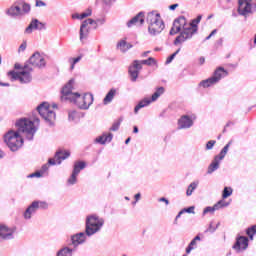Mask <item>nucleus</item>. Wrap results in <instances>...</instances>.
Listing matches in <instances>:
<instances>
[{
  "label": "nucleus",
  "instance_id": "obj_1",
  "mask_svg": "<svg viewBox=\"0 0 256 256\" xmlns=\"http://www.w3.org/2000/svg\"><path fill=\"white\" fill-rule=\"evenodd\" d=\"M40 120L38 117L34 116L32 120L27 118H21L16 122V127H18V131L9 130L4 135V142L7 147H9L10 151H19L21 147H23V138L19 133H23L26 135V139L28 141H33V137H35V133H37V127H39Z\"/></svg>",
  "mask_w": 256,
  "mask_h": 256
},
{
  "label": "nucleus",
  "instance_id": "obj_2",
  "mask_svg": "<svg viewBox=\"0 0 256 256\" xmlns=\"http://www.w3.org/2000/svg\"><path fill=\"white\" fill-rule=\"evenodd\" d=\"M75 89V79L71 78L62 88L61 101H69L79 107V109L87 110L93 105V94L86 93L83 96L79 93H73Z\"/></svg>",
  "mask_w": 256,
  "mask_h": 256
},
{
  "label": "nucleus",
  "instance_id": "obj_3",
  "mask_svg": "<svg viewBox=\"0 0 256 256\" xmlns=\"http://www.w3.org/2000/svg\"><path fill=\"white\" fill-rule=\"evenodd\" d=\"M146 23L148 25V33L151 37L161 35L165 29V22L163 18H161V14L157 11H152L147 14Z\"/></svg>",
  "mask_w": 256,
  "mask_h": 256
},
{
  "label": "nucleus",
  "instance_id": "obj_4",
  "mask_svg": "<svg viewBox=\"0 0 256 256\" xmlns=\"http://www.w3.org/2000/svg\"><path fill=\"white\" fill-rule=\"evenodd\" d=\"M201 19H203L202 15H198L196 19H193L189 24L188 28H185V31H181L179 36L174 40V45H179L181 43H185V41H189V39H193V35L199 31V23H201Z\"/></svg>",
  "mask_w": 256,
  "mask_h": 256
},
{
  "label": "nucleus",
  "instance_id": "obj_5",
  "mask_svg": "<svg viewBox=\"0 0 256 256\" xmlns=\"http://www.w3.org/2000/svg\"><path fill=\"white\" fill-rule=\"evenodd\" d=\"M105 225V219L99 217L97 214L88 215L85 221V231L87 237H93L96 233H99Z\"/></svg>",
  "mask_w": 256,
  "mask_h": 256
},
{
  "label": "nucleus",
  "instance_id": "obj_6",
  "mask_svg": "<svg viewBox=\"0 0 256 256\" xmlns=\"http://www.w3.org/2000/svg\"><path fill=\"white\" fill-rule=\"evenodd\" d=\"M28 13H31V5L23 0L14 2L6 10V15H8V17H12L13 19H17V17H23V15H28Z\"/></svg>",
  "mask_w": 256,
  "mask_h": 256
},
{
  "label": "nucleus",
  "instance_id": "obj_7",
  "mask_svg": "<svg viewBox=\"0 0 256 256\" xmlns=\"http://www.w3.org/2000/svg\"><path fill=\"white\" fill-rule=\"evenodd\" d=\"M229 75V72L225 70L223 67H218L214 71L213 75L205 80L200 81L198 84V87L200 89H209V87H214V85H217L221 79H225Z\"/></svg>",
  "mask_w": 256,
  "mask_h": 256
},
{
  "label": "nucleus",
  "instance_id": "obj_8",
  "mask_svg": "<svg viewBox=\"0 0 256 256\" xmlns=\"http://www.w3.org/2000/svg\"><path fill=\"white\" fill-rule=\"evenodd\" d=\"M37 112L39 113L40 117L44 119L47 125H55V120L57 119V114L51 108L48 102H42L40 105L37 106Z\"/></svg>",
  "mask_w": 256,
  "mask_h": 256
},
{
  "label": "nucleus",
  "instance_id": "obj_9",
  "mask_svg": "<svg viewBox=\"0 0 256 256\" xmlns=\"http://www.w3.org/2000/svg\"><path fill=\"white\" fill-rule=\"evenodd\" d=\"M32 71L33 68L29 66H24L22 71L16 72L12 70L8 72L7 76L9 77L10 81H19L22 84H27L33 81V76H31Z\"/></svg>",
  "mask_w": 256,
  "mask_h": 256
},
{
  "label": "nucleus",
  "instance_id": "obj_10",
  "mask_svg": "<svg viewBox=\"0 0 256 256\" xmlns=\"http://www.w3.org/2000/svg\"><path fill=\"white\" fill-rule=\"evenodd\" d=\"M163 93H165V88L159 87L153 93L151 99L144 98L143 100H141L134 108L135 115H137V113H139V110L143 109V107H147L148 105H151V103H153L154 101H157V99H159L160 96L163 95Z\"/></svg>",
  "mask_w": 256,
  "mask_h": 256
},
{
  "label": "nucleus",
  "instance_id": "obj_11",
  "mask_svg": "<svg viewBox=\"0 0 256 256\" xmlns=\"http://www.w3.org/2000/svg\"><path fill=\"white\" fill-rule=\"evenodd\" d=\"M49 204L46 201H33L25 210L23 217L26 220L31 219L37 213L38 209H47Z\"/></svg>",
  "mask_w": 256,
  "mask_h": 256
},
{
  "label": "nucleus",
  "instance_id": "obj_12",
  "mask_svg": "<svg viewBox=\"0 0 256 256\" xmlns=\"http://www.w3.org/2000/svg\"><path fill=\"white\" fill-rule=\"evenodd\" d=\"M197 120V115L195 114H184L177 121V129H191L193 125H195V121Z\"/></svg>",
  "mask_w": 256,
  "mask_h": 256
},
{
  "label": "nucleus",
  "instance_id": "obj_13",
  "mask_svg": "<svg viewBox=\"0 0 256 256\" xmlns=\"http://www.w3.org/2000/svg\"><path fill=\"white\" fill-rule=\"evenodd\" d=\"M188 28L187 19L184 16L176 18L173 22V26L170 30V35H177V33L185 31Z\"/></svg>",
  "mask_w": 256,
  "mask_h": 256
},
{
  "label": "nucleus",
  "instance_id": "obj_14",
  "mask_svg": "<svg viewBox=\"0 0 256 256\" xmlns=\"http://www.w3.org/2000/svg\"><path fill=\"white\" fill-rule=\"evenodd\" d=\"M71 153L67 150H58L54 158L48 160V165H61L65 159H69Z\"/></svg>",
  "mask_w": 256,
  "mask_h": 256
},
{
  "label": "nucleus",
  "instance_id": "obj_15",
  "mask_svg": "<svg viewBox=\"0 0 256 256\" xmlns=\"http://www.w3.org/2000/svg\"><path fill=\"white\" fill-rule=\"evenodd\" d=\"M249 247V238L246 236H238L236 238V242L233 245V249H235L236 253H241V251H246Z\"/></svg>",
  "mask_w": 256,
  "mask_h": 256
},
{
  "label": "nucleus",
  "instance_id": "obj_16",
  "mask_svg": "<svg viewBox=\"0 0 256 256\" xmlns=\"http://www.w3.org/2000/svg\"><path fill=\"white\" fill-rule=\"evenodd\" d=\"M87 241V232H79L71 236V243L73 249L76 251L79 245H83Z\"/></svg>",
  "mask_w": 256,
  "mask_h": 256
},
{
  "label": "nucleus",
  "instance_id": "obj_17",
  "mask_svg": "<svg viewBox=\"0 0 256 256\" xmlns=\"http://www.w3.org/2000/svg\"><path fill=\"white\" fill-rule=\"evenodd\" d=\"M95 23V20L88 18L87 20H84L80 26V41L83 43L84 39H87L89 36V28H87L89 25H93Z\"/></svg>",
  "mask_w": 256,
  "mask_h": 256
},
{
  "label": "nucleus",
  "instance_id": "obj_18",
  "mask_svg": "<svg viewBox=\"0 0 256 256\" xmlns=\"http://www.w3.org/2000/svg\"><path fill=\"white\" fill-rule=\"evenodd\" d=\"M29 63L30 65H33V67H38V69H41L46 65L45 58L41 56L39 52L34 53L30 57Z\"/></svg>",
  "mask_w": 256,
  "mask_h": 256
},
{
  "label": "nucleus",
  "instance_id": "obj_19",
  "mask_svg": "<svg viewBox=\"0 0 256 256\" xmlns=\"http://www.w3.org/2000/svg\"><path fill=\"white\" fill-rule=\"evenodd\" d=\"M43 29H45V24L37 19H33L28 27L25 29L24 33H26V35H31L33 31H43Z\"/></svg>",
  "mask_w": 256,
  "mask_h": 256
},
{
  "label": "nucleus",
  "instance_id": "obj_20",
  "mask_svg": "<svg viewBox=\"0 0 256 256\" xmlns=\"http://www.w3.org/2000/svg\"><path fill=\"white\" fill-rule=\"evenodd\" d=\"M13 233L15 231L3 224H0V240L1 241H9L11 239H14Z\"/></svg>",
  "mask_w": 256,
  "mask_h": 256
},
{
  "label": "nucleus",
  "instance_id": "obj_21",
  "mask_svg": "<svg viewBox=\"0 0 256 256\" xmlns=\"http://www.w3.org/2000/svg\"><path fill=\"white\" fill-rule=\"evenodd\" d=\"M142 67L139 63V60H135L132 65L129 67V75L131 77V81L135 83L137 78L139 77V71H141Z\"/></svg>",
  "mask_w": 256,
  "mask_h": 256
},
{
  "label": "nucleus",
  "instance_id": "obj_22",
  "mask_svg": "<svg viewBox=\"0 0 256 256\" xmlns=\"http://www.w3.org/2000/svg\"><path fill=\"white\" fill-rule=\"evenodd\" d=\"M145 23V13L139 12L136 16H134L132 19H130L127 22V27L131 28L134 27V25H143Z\"/></svg>",
  "mask_w": 256,
  "mask_h": 256
},
{
  "label": "nucleus",
  "instance_id": "obj_23",
  "mask_svg": "<svg viewBox=\"0 0 256 256\" xmlns=\"http://www.w3.org/2000/svg\"><path fill=\"white\" fill-rule=\"evenodd\" d=\"M238 13L245 17L251 13V2H245L243 0L238 1Z\"/></svg>",
  "mask_w": 256,
  "mask_h": 256
},
{
  "label": "nucleus",
  "instance_id": "obj_24",
  "mask_svg": "<svg viewBox=\"0 0 256 256\" xmlns=\"http://www.w3.org/2000/svg\"><path fill=\"white\" fill-rule=\"evenodd\" d=\"M113 141V133H103L101 136L95 138L94 143L99 145H106V143H111Z\"/></svg>",
  "mask_w": 256,
  "mask_h": 256
},
{
  "label": "nucleus",
  "instance_id": "obj_25",
  "mask_svg": "<svg viewBox=\"0 0 256 256\" xmlns=\"http://www.w3.org/2000/svg\"><path fill=\"white\" fill-rule=\"evenodd\" d=\"M73 253H75V248L63 246L56 252V256H73Z\"/></svg>",
  "mask_w": 256,
  "mask_h": 256
},
{
  "label": "nucleus",
  "instance_id": "obj_26",
  "mask_svg": "<svg viewBox=\"0 0 256 256\" xmlns=\"http://www.w3.org/2000/svg\"><path fill=\"white\" fill-rule=\"evenodd\" d=\"M220 163H221V161H219V156H215L214 160L208 166V170H207L208 175L215 173V171H217V169H219Z\"/></svg>",
  "mask_w": 256,
  "mask_h": 256
},
{
  "label": "nucleus",
  "instance_id": "obj_27",
  "mask_svg": "<svg viewBox=\"0 0 256 256\" xmlns=\"http://www.w3.org/2000/svg\"><path fill=\"white\" fill-rule=\"evenodd\" d=\"M117 49L118 51H121V53H127V51H129V49H131L133 47V45H131V43H128L125 40H120L117 43Z\"/></svg>",
  "mask_w": 256,
  "mask_h": 256
},
{
  "label": "nucleus",
  "instance_id": "obj_28",
  "mask_svg": "<svg viewBox=\"0 0 256 256\" xmlns=\"http://www.w3.org/2000/svg\"><path fill=\"white\" fill-rule=\"evenodd\" d=\"M117 95V89L112 88L109 90V92L106 94V96L103 99L104 105H109L115 99V96Z\"/></svg>",
  "mask_w": 256,
  "mask_h": 256
},
{
  "label": "nucleus",
  "instance_id": "obj_29",
  "mask_svg": "<svg viewBox=\"0 0 256 256\" xmlns=\"http://www.w3.org/2000/svg\"><path fill=\"white\" fill-rule=\"evenodd\" d=\"M197 241H201V237L199 235L193 238L189 243L188 247L186 248L187 255H189V253H191V251H193L197 247Z\"/></svg>",
  "mask_w": 256,
  "mask_h": 256
},
{
  "label": "nucleus",
  "instance_id": "obj_30",
  "mask_svg": "<svg viewBox=\"0 0 256 256\" xmlns=\"http://www.w3.org/2000/svg\"><path fill=\"white\" fill-rule=\"evenodd\" d=\"M86 166L87 164H85L84 161H77L74 163V168L72 173H76V175H79V173H81V171H83V169H85Z\"/></svg>",
  "mask_w": 256,
  "mask_h": 256
},
{
  "label": "nucleus",
  "instance_id": "obj_31",
  "mask_svg": "<svg viewBox=\"0 0 256 256\" xmlns=\"http://www.w3.org/2000/svg\"><path fill=\"white\" fill-rule=\"evenodd\" d=\"M91 9H87L85 12L79 14V13H74L72 14V19H85L86 17H91Z\"/></svg>",
  "mask_w": 256,
  "mask_h": 256
},
{
  "label": "nucleus",
  "instance_id": "obj_32",
  "mask_svg": "<svg viewBox=\"0 0 256 256\" xmlns=\"http://www.w3.org/2000/svg\"><path fill=\"white\" fill-rule=\"evenodd\" d=\"M197 187H199V181H194V182L190 183V185L188 186V188L186 190L187 197H191V195H193V191H195V189H197Z\"/></svg>",
  "mask_w": 256,
  "mask_h": 256
},
{
  "label": "nucleus",
  "instance_id": "obj_33",
  "mask_svg": "<svg viewBox=\"0 0 256 256\" xmlns=\"http://www.w3.org/2000/svg\"><path fill=\"white\" fill-rule=\"evenodd\" d=\"M79 175L75 172H72V174L70 175V177L67 179L66 185L68 187H71L73 185H77V177Z\"/></svg>",
  "mask_w": 256,
  "mask_h": 256
},
{
  "label": "nucleus",
  "instance_id": "obj_34",
  "mask_svg": "<svg viewBox=\"0 0 256 256\" xmlns=\"http://www.w3.org/2000/svg\"><path fill=\"white\" fill-rule=\"evenodd\" d=\"M68 120L69 121H79V113L77 111L72 110L68 113Z\"/></svg>",
  "mask_w": 256,
  "mask_h": 256
},
{
  "label": "nucleus",
  "instance_id": "obj_35",
  "mask_svg": "<svg viewBox=\"0 0 256 256\" xmlns=\"http://www.w3.org/2000/svg\"><path fill=\"white\" fill-rule=\"evenodd\" d=\"M233 195V188L225 187L222 192V199H227V197H231Z\"/></svg>",
  "mask_w": 256,
  "mask_h": 256
},
{
  "label": "nucleus",
  "instance_id": "obj_36",
  "mask_svg": "<svg viewBox=\"0 0 256 256\" xmlns=\"http://www.w3.org/2000/svg\"><path fill=\"white\" fill-rule=\"evenodd\" d=\"M121 123H123V118H119L110 128V131H119V127H121Z\"/></svg>",
  "mask_w": 256,
  "mask_h": 256
},
{
  "label": "nucleus",
  "instance_id": "obj_37",
  "mask_svg": "<svg viewBox=\"0 0 256 256\" xmlns=\"http://www.w3.org/2000/svg\"><path fill=\"white\" fill-rule=\"evenodd\" d=\"M155 63V58L149 57L147 60H139L140 67L143 68V65H153Z\"/></svg>",
  "mask_w": 256,
  "mask_h": 256
},
{
  "label": "nucleus",
  "instance_id": "obj_38",
  "mask_svg": "<svg viewBox=\"0 0 256 256\" xmlns=\"http://www.w3.org/2000/svg\"><path fill=\"white\" fill-rule=\"evenodd\" d=\"M181 51V48H178L176 50V52H174L172 55H170L167 60H166V65H169V63L173 62V59H175V57H177V55H179V52Z\"/></svg>",
  "mask_w": 256,
  "mask_h": 256
},
{
  "label": "nucleus",
  "instance_id": "obj_39",
  "mask_svg": "<svg viewBox=\"0 0 256 256\" xmlns=\"http://www.w3.org/2000/svg\"><path fill=\"white\" fill-rule=\"evenodd\" d=\"M246 235H256V224L246 229Z\"/></svg>",
  "mask_w": 256,
  "mask_h": 256
},
{
  "label": "nucleus",
  "instance_id": "obj_40",
  "mask_svg": "<svg viewBox=\"0 0 256 256\" xmlns=\"http://www.w3.org/2000/svg\"><path fill=\"white\" fill-rule=\"evenodd\" d=\"M215 143H217V141H215V140L208 141L206 143V150L211 151V149H213V147H215Z\"/></svg>",
  "mask_w": 256,
  "mask_h": 256
},
{
  "label": "nucleus",
  "instance_id": "obj_41",
  "mask_svg": "<svg viewBox=\"0 0 256 256\" xmlns=\"http://www.w3.org/2000/svg\"><path fill=\"white\" fill-rule=\"evenodd\" d=\"M182 213H192L195 215V206H190L188 208L182 209Z\"/></svg>",
  "mask_w": 256,
  "mask_h": 256
},
{
  "label": "nucleus",
  "instance_id": "obj_42",
  "mask_svg": "<svg viewBox=\"0 0 256 256\" xmlns=\"http://www.w3.org/2000/svg\"><path fill=\"white\" fill-rule=\"evenodd\" d=\"M25 49H27V41L24 40L18 48V53H23Z\"/></svg>",
  "mask_w": 256,
  "mask_h": 256
},
{
  "label": "nucleus",
  "instance_id": "obj_43",
  "mask_svg": "<svg viewBox=\"0 0 256 256\" xmlns=\"http://www.w3.org/2000/svg\"><path fill=\"white\" fill-rule=\"evenodd\" d=\"M207 213H215V208H213V206L206 207L203 211V215H207Z\"/></svg>",
  "mask_w": 256,
  "mask_h": 256
},
{
  "label": "nucleus",
  "instance_id": "obj_44",
  "mask_svg": "<svg viewBox=\"0 0 256 256\" xmlns=\"http://www.w3.org/2000/svg\"><path fill=\"white\" fill-rule=\"evenodd\" d=\"M217 227H219V223L216 226H213V223H210L208 228L209 233H215V231H217Z\"/></svg>",
  "mask_w": 256,
  "mask_h": 256
},
{
  "label": "nucleus",
  "instance_id": "obj_45",
  "mask_svg": "<svg viewBox=\"0 0 256 256\" xmlns=\"http://www.w3.org/2000/svg\"><path fill=\"white\" fill-rule=\"evenodd\" d=\"M232 143H233L232 141H229V142L223 147L222 152L226 153V155H227V153H229V148L231 147V144H232Z\"/></svg>",
  "mask_w": 256,
  "mask_h": 256
},
{
  "label": "nucleus",
  "instance_id": "obj_46",
  "mask_svg": "<svg viewBox=\"0 0 256 256\" xmlns=\"http://www.w3.org/2000/svg\"><path fill=\"white\" fill-rule=\"evenodd\" d=\"M47 171H49V164H44L41 169H40V173L45 175V173H47Z\"/></svg>",
  "mask_w": 256,
  "mask_h": 256
},
{
  "label": "nucleus",
  "instance_id": "obj_47",
  "mask_svg": "<svg viewBox=\"0 0 256 256\" xmlns=\"http://www.w3.org/2000/svg\"><path fill=\"white\" fill-rule=\"evenodd\" d=\"M68 63H70V71H73L75 69L76 62L73 60V58L68 59Z\"/></svg>",
  "mask_w": 256,
  "mask_h": 256
},
{
  "label": "nucleus",
  "instance_id": "obj_48",
  "mask_svg": "<svg viewBox=\"0 0 256 256\" xmlns=\"http://www.w3.org/2000/svg\"><path fill=\"white\" fill-rule=\"evenodd\" d=\"M226 155L227 154L225 152H223V150H221L219 155H217L216 157H218V161H223L225 159Z\"/></svg>",
  "mask_w": 256,
  "mask_h": 256
},
{
  "label": "nucleus",
  "instance_id": "obj_49",
  "mask_svg": "<svg viewBox=\"0 0 256 256\" xmlns=\"http://www.w3.org/2000/svg\"><path fill=\"white\" fill-rule=\"evenodd\" d=\"M220 203V207H229V202H226L225 200H219L218 201Z\"/></svg>",
  "mask_w": 256,
  "mask_h": 256
},
{
  "label": "nucleus",
  "instance_id": "obj_50",
  "mask_svg": "<svg viewBox=\"0 0 256 256\" xmlns=\"http://www.w3.org/2000/svg\"><path fill=\"white\" fill-rule=\"evenodd\" d=\"M47 4L41 0H36V7H45Z\"/></svg>",
  "mask_w": 256,
  "mask_h": 256
},
{
  "label": "nucleus",
  "instance_id": "obj_51",
  "mask_svg": "<svg viewBox=\"0 0 256 256\" xmlns=\"http://www.w3.org/2000/svg\"><path fill=\"white\" fill-rule=\"evenodd\" d=\"M213 208H214V211H219V209H222L221 204H220L219 202H217V203L213 206Z\"/></svg>",
  "mask_w": 256,
  "mask_h": 256
},
{
  "label": "nucleus",
  "instance_id": "obj_52",
  "mask_svg": "<svg viewBox=\"0 0 256 256\" xmlns=\"http://www.w3.org/2000/svg\"><path fill=\"white\" fill-rule=\"evenodd\" d=\"M160 203H165L166 205H169V200L165 197H162L159 199Z\"/></svg>",
  "mask_w": 256,
  "mask_h": 256
},
{
  "label": "nucleus",
  "instance_id": "obj_53",
  "mask_svg": "<svg viewBox=\"0 0 256 256\" xmlns=\"http://www.w3.org/2000/svg\"><path fill=\"white\" fill-rule=\"evenodd\" d=\"M177 7H179V4H172L169 6V9L170 11H175Z\"/></svg>",
  "mask_w": 256,
  "mask_h": 256
},
{
  "label": "nucleus",
  "instance_id": "obj_54",
  "mask_svg": "<svg viewBox=\"0 0 256 256\" xmlns=\"http://www.w3.org/2000/svg\"><path fill=\"white\" fill-rule=\"evenodd\" d=\"M82 59H83V55H80V56H78V57H76V58H73V61H75L76 64H77V63H79V61H81Z\"/></svg>",
  "mask_w": 256,
  "mask_h": 256
},
{
  "label": "nucleus",
  "instance_id": "obj_55",
  "mask_svg": "<svg viewBox=\"0 0 256 256\" xmlns=\"http://www.w3.org/2000/svg\"><path fill=\"white\" fill-rule=\"evenodd\" d=\"M113 1H115V0H102V3H104V5H111V3H113Z\"/></svg>",
  "mask_w": 256,
  "mask_h": 256
},
{
  "label": "nucleus",
  "instance_id": "obj_56",
  "mask_svg": "<svg viewBox=\"0 0 256 256\" xmlns=\"http://www.w3.org/2000/svg\"><path fill=\"white\" fill-rule=\"evenodd\" d=\"M34 175H35V177H43V174L41 173V171H40V170H39V171L34 172Z\"/></svg>",
  "mask_w": 256,
  "mask_h": 256
},
{
  "label": "nucleus",
  "instance_id": "obj_57",
  "mask_svg": "<svg viewBox=\"0 0 256 256\" xmlns=\"http://www.w3.org/2000/svg\"><path fill=\"white\" fill-rule=\"evenodd\" d=\"M134 198H135V201H139L141 199V193L135 194Z\"/></svg>",
  "mask_w": 256,
  "mask_h": 256
},
{
  "label": "nucleus",
  "instance_id": "obj_58",
  "mask_svg": "<svg viewBox=\"0 0 256 256\" xmlns=\"http://www.w3.org/2000/svg\"><path fill=\"white\" fill-rule=\"evenodd\" d=\"M205 63V57H200L199 58V64L203 65Z\"/></svg>",
  "mask_w": 256,
  "mask_h": 256
},
{
  "label": "nucleus",
  "instance_id": "obj_59",
  "mask_svg": "<svg viewBox=\"0 0 256 256\" xmlns=\"http://www.w3.org/2000/svg\"><path fill=\"white\" fill-rule=\"evenodd\" d=\"M9 86H10L9 83L0 82V87H9Z\"/></svg>",
  "mask_w": 256,
  "mask_h": 256
},
{
  "label": "nucleus",
  "instance_id": "obj_60",
  "mask_svg": "<svg viewBox=\"0 0 256 256\" xmlns=\"http://www.w3.org/2000/svg\"><path fill=\"white\" fill-rule=\"evenodd\" d=\"M182 215H183V210H181V211L177 214L176 219H180Z\"/></svg>",
  "mask_w": 256,
  "mask_h": 256
},
{
  "label": "nucleus",
  "instance_id": "obj_61",
  "mask_svg": "<svg viewBox=\"0 0 256 256\" xmlns=\"http://www.w3.org/2000/svg\"><path fill=\"white\" fill-rule=\"evenodd\" d=\"M133 133H139V128L137 126L133 127Z\"/></svg>",
  "mask_w": 256,
  "mask_h": 256
},
{
  "label": "nucleus",
  "instance_id": "obj_62",
  "mask_svg": "<svg viewBox=\"0 0 256 256\" xmlns=\"http://www.w3.org/2000/svg\"><path fill=\"white\" fill-rule=\"evenodd\" d=\"M14 69H21V64L16 63V64L14 65Z\"/></svg>",
  "mask_w": 256,
  "mask_h": 256
},
{
  "label": "nucleus",
  "instance_id": "obj_63",
  "mask_svg": "<svg viewBox=\"0 0 256 256\" xmlns=\"http://www.w3.org/2000/svg\"><path fill=\"white\" fill-rule=\"evenodd\" d=\"M149 53H151V51L143 52L142 57H147V55H148Z\"/></svg>",
  "mask_w": 256,
  "mask_h": 256
},
{
  "label": "nucleus",
  "instance_id": "obj_64",
  "mask_svg": "<svg viewBox=\"0 0 256 256\" xmlns=\"http://www.w3.org/2000/svg\"><path fill=\"white\" fill-rule=\"evenodd\" d=\"M231 125H233V122L229 121V122H227L225 127H231Z\"/></svg>",
  "mask_w": 256,
  "mask_h": 256
}]
</instances>
